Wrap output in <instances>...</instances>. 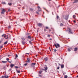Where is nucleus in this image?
Returning a JSON list of instances; mask_svg holds the SVG:
<instances>
[{
    "instance_id": "obj_1",
    "label": "nucleus",
    "mask_w": 78,
    "mask_h": 78,
    "mask_svg": "<svg viewBox=\"0 0 78 78\" xmlns=\"http://www.w3.org/2000/svg\"><path fill=\"white\" fill-rule=\"evenodd\" d=\"M66 31H68V34H73V32L72 31V29L70 28H68V30H66Z\"/></svg>"
},
{
    "instance_id": "obj_2",
    "label": "nucleus",
    "mask_w": 78,
    "mask_h": 78,
    "mask_svg": "<svg viewBox=\"0 0 78 78\" xmlns=\"http://www.w3.org/2000/svg\"><path fill=\"white\" fill-rule=\"evenodd\" d=\"M54 45L55 46V47H56V48H59V47H60V45H59V44H55Z\"/></svg>"
},
{
    "instance_id": "obj_3",
    "label": "nucleus",
    "mask_w": 78,
    "mask_h": 78,
    "mask_svg": "<svg viewBox=\"0 0 78 78\" xmlns=\"http://www.w3.org/2000/svg\"><path fill=\"white\" fill-rule=\"evenodd\" d=\"M44 69H42L41 70H42L43 71H45V72H47V70L48 69V68L47 67H44Z\"/></svg>"
},
{
    "instance_id": "obj_4",
    "label": "nucleus",
    "mask_w": 78,
    "mask_h": 78,
    "mask_svg": "<svg viewBox=\"0 0 78 78\" xmlns=\"http://www.w3.org/2000/svg\"><path fill=\"white\" fill-rule=\"evenodd\" d=\"M31 66V67H34L35 65H36V63H32L30 64Z\"/></svg>"
},
{
    "instance_id": "obj_5",
    "label": "nucleus",
    "mask_w": 78,
    "mask_h": 78,
    "mask_svg": "<svg viewBox=\"0 0 78 78\" xmlns=\"http://www.w3.org/2000/svg\"><path fill=\"white\" fill-rule=\"evenodd\" d=\"M2 12H1V14H4V13L6 11H5V9H3L2 10Z\"/></svg>"
},
{
    "instance_id": "obj_6",
    "label": "nucleus",
    "mask_w": 78,
    "mask_h": 78,
    "mask_svg": "<svg viewBox=\"0 0 78 78\" xmlns=\"http://www.w3.org/2000/svg\"><path fill=\"white\" fill-rule=\"evenodd\" d=\"M43 25V24L42 23H38V27H42Z\"/></svg>"
},
{
    "instance_id": "obj_7",
    "label": "nucleus",
    "mask_w": 78,
    "mask_h": 78,
    "mask_svg": "<svg viewBox=\"0 0 78 78\" xmlns=\"http://www.w3.org/2000/svg\"><path fill=\"white\" fill-rule=\"evenodd\" d=\"M9 58H7L6 59V60H7V61H8V62H9V63H11V62H12L11 61H9Z\"/></svg>"
},
{
    "instance_id": "obj_8",
    "label": "nucleus",
    "mask_w": 78,
    "mask_h": 78,
    "mask_svg": "<svg viewBox=\"0 0 78 78\" xmlns=\"http://www.w3.org/2000/svg\"><path fill=\"white\" fill-rule=\"evenodd\" d=\"M38 11L39 12L41 11V9L40 8V6H38Z\"/></svg>"
},
{
    "instance_id": "obj_9",
    "label": "nucleus",
    "mask_w": 78,
    "mask_h": 78,
    "mask_svg": "<svg viewBox=\"0 0 78 78\" xmlns=\"http://www.w3.org/2000/svg\"><path fill=\"white\" fill-rule=\"evenodd\" d=\"M16 70L17 73H20V71L18 70L17 69H16Z\"/></svg>"
},
{
    "instance_id": "obj_10",
    "label": "nucleus",
    "mask_w": 78,
    "mask_h": 78,
    "mask_svg": "<svg viewBox=\"0 0 78 78\" xmlns=\"http://www.w3.org/2000/svg\"><path fill=\"white\" fill-rule=\"evenodd\" d=\"M45 61H48V58L47 57H46V58H45L44 59Z\"/></svg>"
},
{
    "instance_id": "obj_11",
    "label": "nucleus",
    "mask_w": 78,
    "mask_h": 78,
    "mask_svg": "<svg viewBox=\"0 0 78 78\" xmlns=\"http://www.w3.org/2000/svg\"><path fill=\"white\" fill-rule=\"evenodd\" d=\"M14 64H11L10 65V67L11 68H12V67H14Z\"/></svg>"
},
{
    "instance_id": "obj_12",
    "label": "nucleus",
    "mask_w": 78,
    "mask_h": 78,
    "mask_svg": "<svg viewBox=\"0 0 78 78\" xmlns=\"http://www.w3.org/2000/svg\"><path fill=\"white\" fill-rule=\"evenodd\" d=\"M78 50V48H74V51H76Z\"/></svg>"
},
{
    "instance_id": "obj_13",
    "label": "nucleus",
    "mask_w": 78,
    "mask_h": 78,
    "mask_svg": "<svg viewBox=\"0 0 78 78\" xmlns=\"http://www.w3.org/2000/svg\"><path fill=\"white\" fill-rule=\"evenodd\" d=\"M2 63H3L4 64L5 63H6V62H8L2 61Z\"/></svg>"
},
{
    "instance_id": "obj_14",
    "label": "nucleus",
    "mask_w": 78,
    "mask_h": 78,
    "mask_svg": "<svg viewBox=\"0 0 78 78\" xmlns=\"http://www.w3.org/2000/svg\"><path fill=\"white\" fill-rule=\"evenodd\" d=\"M21 39L23 40V41H25V38L23 37H21Z\"/></svg>"
},
{
    "instance_id": "obj_15",
    "label": "nucleus",
    "mask_w": 78,
    "mask_h": 78,
    "mask_svg": "<svg viewBox=\"0 0 78 78\" xmlns=\"http://www.w3.org/2000/svg\"><path fill=\"white\" fill-rule=\"evenodd\" d=\"M64 66L63 65H62L61 66V67L62 69H63L64 68Z\"/></svg>"
},
{
    "instance_id": "obj_16",
    "label": "nucleus",
    "mask_w": 78,
    "mask_h": 78,
    "mask_svg": "<svg viewBox=\"0 0 78 78\" xmlns=\"http://www.w3.org/2000/svg\"><path fill=\"white\" fill-rule=\"evenodd\" d=\"M5 78H9V76H8L7 75H6L5 74Z\"/></svg>"
},
{
    "instance_id": "obj_17",
    "label": "nucleus",
    "mask_w": 78,
    "mask_h": 78,
    "mask_svg": "<svg viewBox=\"0 0 78 78\" xmlns=\"http://www.w3.org/2000/svg\"><path fill=\"white\" fill-rule=\"evenodd\" d=\"M27 38H28V39H31V37L30 36H28L27 37Z\"/></svg>"
},
{
    "instance_id": "obj_18",
    "label": "nucleus",
    "mask_w": 78,
    "mask_h": 78,
    "mask_svg": "<svg viewBox=\"0 0 78 78\" xmlns=\"http://www.w3.org/2000/svg\"><path fill=\"white\" fill-rule=\"evenodd\" d=\"M21 42H22V44L23 45H24L25 44V42L23 41H22Z\"/></svg>"
},
{
    "instance_id": "obj_19",
    "label": "nucleus",
    "mask_w": 78,
    "mask_h": 78,
    "mask_svg": "<svg viewBox=\"0 0 78 78\" xmlns=\"http://www.w3.org/2000/svg\"><path fill=\"white\" fill-rule=\"evenodd\" d=\"M30 62L31 61L30 60V59H29V60L26 61V62H27L28 63H29V62Z\"/></svg>"
},
{
    "instance_id": "obj_20",
    "label": "nucleus",
    "mask_w": 78,
    "mask_h": 78,
    "mask_svg": "<svg viewBox=\"0 0 78 78\" xmlns=\"http://www.w3.org/2000/svg\"><path fill=\"white\" fill-rule=\"evenodd\" d=\"M78 0H75L74 2H73V3H77L78 2Z\"/></svg>"
},
{
    "instance_id": "obj_21",
    "label": "nucleus",
    "mask_w": 78,
    "mask_h": 78,
    "mask_svg": "<svg viewBox=\"0 0 78 78\" xmlns=\"http://www.w3.org/2000/svg\"><path fill=\"white\" fill-rule=\"evenodd\" d=\"M8 5H9V6H11V5H12V3H9Z\"/></svg>"
},
{
    "instance_id": "obj_22",
    "label": "nucleus",
    "mask_w": 78,
    "mask_h": 78,
    "mask_svg": "<svg viewBox=\"0 0 78 78\" xmlns=\"http://www.w3.org/2000/svg\"><path fill=\"white\" fill-rule=\"evenodd\" d=\"M45 29L46 30H49V27H45Z\"/></svg>"
},
{
    "instance_id": "obj_23",
    "label": "nucleus",
    "mask_w": 78,
    "mask_h": 78,
    "mask_svg": "<svg viewBox=\"0 0 78 78\" xmlns=\"http://www.w3.org/2000/svg\"><path fill=\"white\" fill-rule=\"evenodd\" d=\"M8 43V42L7 41H6L5 42H4V44L5 45H6Z\"/></svg>"
},
{
    "instance_id": "obj_24",
    "label": "nucleus",
    "mask_w": 78,
    "mask_h": 78,
    "mask_svg": "<svg viewBox=\"0 0 78 78\" xmlns=\"http://www.w3.org/2000/svg\"><path fill=\"white\" fill-rule=\"evenodd\" d=\"M42 73V71H40L39 72V73H40V74H41V73Z\"/></svg>"
},
{
    "instance_id": "obj_25",
    "label": "nucleus",
    "mask_w": 78,
    "mask_h": 78,
    "mask_svg": "<svg viewBox=\"0 0 78 78\" xmlns=\"http://www.w3.org/2000/svg\"><path fill=\"white\" fill-rule=\"evenodd\" d=\"M30 11H33V9L30 8Z\"/></svg>"
},
{
    "instance_id": "obj_26",
    "label": "nucleus",
    "mask_w": 78,
    "mask_h": 78,
    "mask_svg": "<svg viewBox=\"0 0 78 78\" xmlns=\"http://www.w3.org/2000/svg\"><path fill=\"white\" fill-rule=\"evenodd\" d=\"M2 4H3V5H5L6 4V3H5V2H2Z\"/></svg>"
},
{
    "instance_id": "obj_27",
    "label": "nucleus",
    "mask_w": 78,
    "mask_h": 78,
    "mask_svg": "<svg viewBox=\"0 0 78 78\" xmlns=\"http://www.w3.org/2000/svg\"><path fill=\"white\" fill-rule=\"evenodd\" d=\"M63 24L62 23H60V27H62V26H63Z\"/></svg>"
},
{
    "instance_id": "obj_28",
    "label": "nucleus",
    "mask_w": 78,
    "mask_h": 78,
    "mask_svg": "<svg viewBox=\"0 0 78 78\" xmlns=\"http://www.w3.org/2000/svg\"><path fill=\"white\" fill-rule=\"evenodd\" d=\"M15 68H16V69H18V68H19V67L15 66Z\"/></svg>"
},
{
    "instance_id": "obj_29",
    "label": "nucleus",
    "mask_w": 78,
    "mask_h": 78,
    "mask_svg": "<svg viewBox=\"0 0 78 78\" xmlns=\"http://www.w3.org/2000/svg\"><path fill=\"white\" fill-rule=\"evenodd\" d=\"M26 35H27V36H29V35H30V33H27Z\"/></svg>"
},
{
    "instance_id": "obj_30",
    "label": "nucleus",
    "mask_w": 78,
    "mask_h": 78,
    "mask_svg": "<svg viewBox=\"0 0 78 78\" xmlns=\"http://www.w3.org/2000/svg\"><path fill=\"white\" fill-rule=\"evenodd\" d=\"M48 37H50V35L49 34L48 35Z\"/></svg>"
},
{
    "instance_id": "obj_31",
    "label": "nucleus",
    "mask_w": 78,
    "mask_h": 78,
    "mask_svg": "<svg viewBox=\"0 0 78 78\" xmlns=\"http://www.w3.org/2000/svg\"><path fill=\"white\" fill-rule=\"evenodd\" d=\"M27 64H28L27 63H26L23 66H26L27 65Z\"/></svg>"
},
{
    "instance_id": "obj_32",
    "label": "nucleus",
    "mask_w": 78,
    "mask_h": 78,
    "mask_svg": "<svg viewBox=\"0 0 78 78\" xmlns=\"http://www.w3.org/2000/svg\"><path fill=\"white\" fill-rule=\"evenodd\" d=\"M65 78H67V75H66L65 77H64Z\"/></svg>"
},
{
    "instance_id": "obj_33",
    "label": "nucleus",
    "mask_w": 78,
    "mask_h": 78,
    "mask_svg": "<svg viewBox=\"0 0 78 78\" xmlns=\"http://www.w3.org/2000/svg\"><path fill=\"white\" fill-rule=\"evenodd\" d=\"M2 48H3V46H0V49H2Z\"/></svg>"
},
{
    "instance_id": "obj_34",
    "label": "nucleus",
    "mask_w": 78,
    "mask_h": 78,
    "mask_svg": "<svg viewBox=\"0 0 78 78\" xmlns=\"http://www.w3.org/2000/svg\"><path fill=\"white\" fill-rule=\"evenodd\" d=\"M73 18L74 19H75V17H76V16L75 15H73Z\"/></svg>"
},
{
    "instance_id": "obj_35",
    "label": "nucleus",
    "mask_w": 78,
    "mask_h": 78,
    "mask_svg": "<svg viewBox=\"0 0 78 78\" xmlns=\"http://www.w3.org/2000/svg\"><path fill=\"white\" fill-rule=\"evenodd\" d=\"M29 43L30 44H32V43H31V41H29Z\"/></svg>"
},
{
    "instance_id": "obj_36",
    "label": "nucleus",
    "mask_w": 78,
    "mask_h": 78,
    "mask_svg": "<svg viewBox=\"0 0 78 78\" xmlns=\"http://www.w3.org/2000/svg\"><path fill=\"white\" fill-rule=\"evenodd\" d=\"M58 69H59V67H58L57 68V70H58Z\"/></svg>"
},
{
    "instance_id": "obj_37",
    "label": "nucleus",
    "mask_w": 78,
    "mask_h": 78,
    "mask_svg": "<svg viewBox=\"0 0 78 78\" xmlns=\"http://www.w3.org/2000/svg\"><path fill=\"white\" fill-rule=\"evenodd\" d=\"M5 78V76H2V78Z\"/></svg>"
},
{
    "instance_id": "obj_38",
    "label": "nucleus",
    "mask_w": 78,
    "mask_h": 78,
    "mask_svg": "<svg viewBox=\"0 0 78 78\" xmlns=\"http://www.w3.org/2000/svg\"><path fill=\"white\" fill-rule=\"evenodd\" d=\"M16 58H17L18 57V55H17L16 54Z\"/></svg>"
},
{
    "instance_id": "obj_39",
    "label": "nucleus",
    "mask_w": 78,
    "mask_h": 78,
    "mask_svg": "<svg viewBox=\"0 0 78 78\" xmlns=\"http://www.w3.org/2000/svg\"><path fill=\"white\" fill-rule=\"evenodd\" d=\"M57 19H59V16H57Z\"/></svg>"
},
{
    "instance_id": "obj_40",
    "label": "nucleus",
    "mask_w": 78,
    "mask_h": 78,
    "mask_svg": "<svg viewBox=\"0 0 78 78\" xmlns=\"http://www.w3.org/2000/svg\"><path fill=\"white\" fill-rule=\"evenodd\" d=\"M56 51H57V50H56V49H54V51L56 52Z\"/></svg>"
},
{
    "instance_id": "obj_41",
    "label": "nucleus",
    "mask_w": 78,
    "mask_h": 78,
    "mask_svg": "<svg viewBox=\"0 0 78 78\" xmlns=\"http://www.w3.org/2000/svg\"><path fill=\"white\" fill-rule=\"evenodd\" d=\"M68 50L69 51H70V48H69Z\"/></svg>"
},
{
    "instance_id": "obj_42",
    "label": "nucleus",
    "mask_w": 78,
    "mask_h": 78,
    "mask_svg": "<svg viewBox=\"0 0 78 78\" xmlns=\"http://www.w3.org/2000/svg\"><path fill=\"white\" fill-rule=\"evenodd\" d=\"M19 66H20V67H21V64H20V63H19Z\"/></svg>"
},
{
    "instance_id": "obj_43",
    "label": "nucleus",
    "mask_w": 78,
    "mask_h": 78,
    "mask_svg": "<svg viewBox=\"0 0 78 78\" xmlns=\"http://www.w3.org/2000/svg\"><path fill=\"white\" fill-rule=\"evenodd\" d=\"M36 12L37 14H39V12Z\"/></svg>"
},
{
    "instance_id": "obj_44",
    "label": "nucleus",
    "mask_w": 78,
    "mask_h": 78,
    "mask_svg": "<svg viewBox=\"0 0 78 78\" xmlns=\"http://www.w3.org/2000/svg\"><path fill=\"white\" fill-rule=\"evenodd\" d=\"M46 30H47V29H44V32H45V31H46Z\"/></svg>"
},
{
    "instance_id": "obj_45",
    "label": "nucleus",
    "mask_w": 78,
    "mask_h": 78,
    "mask_svg": "<svg viewBox=\"0 0 78 78\" xmlns=\"http://www.w3.org/2000/svg\"><path fill=\"white\" fill-rule=\"evenodd\" d=\"M29 60H30V59H29V58H27V61H29Z\"/></svg>"
},
{
    "instance_id": "obj_46",
    "label": "nucleus",
    "mask_w": 78,
    "mask_h": 78,
    "mask_svg": "<svg viewBox=\"0 0 78 78\" xmlns=\"http://www.w3.org/2000/svg\"><path fill=\"white\" fill-rule=\"evenodd\" d=\"M39 76H40V77H41L42 76V75H39Z\"/></svg>"
},
{
    "instance_id": "obj_47",
    "label": "nucleus",
    "mask_w": 78,
    "mask_h": 78,
    "mask_svg": "<svg viewBox=\"0 0 78 78\" xmlns=\"http://www.w3.org/2000/svg\"><path fill=\"white\" fill-rule=\"evenodd\" d=\"M74 23H76V21H73Z\"/></svg>"
},
{
    "instance_id": "obj_48",
    "label": "nucleus",
    "mask_w": 78,
    "mask_h": 78,
    "mask_svg": "<svg viewBox=\"0 0 78 78\" xmlns=\"http://www.w3.org/2000/svg\"><path fill=\"white\" fill-rule=\"evenodd\" d=\"M4 36V34H3L2 35V37H3Z\"/></svg>"
},
{
    "instance_id": "obj_49",
    "label": "nucleus",
    "mask_w": 78,
    "mask_h": 78,
    "mask_svg": "<svg viewBox=\"0 0 78 78\" xmlns=\"http://www.w3.org/2000/svg\"><path fill=\"white\" fill-rule=\"evenodd\" d=\"M10 10H11L10 9H8V11H10Z\"/></svg>"
},
{
    "instance_id": "obj_50",
    "label": "nucleus",
    "mask_w": 78,
    "mask_h": 78,
    "mask_svg": "<svg viewBox=\"0 0 78 78\" xmlns=\"http://www.w3.org/2000/svg\"><path fill=\"white\" fill-rule=\"evenodd\" d=\"M65 19H66V20H67L68 19V18H67V19H66V18H65Z\"/></svg>"
},
{
    "instance_id": "obj_51",
    "label": "nucleus",
    "mask_w": 78,
    "mask_h": 78,
    "mask_svg": "<svg viewBox=\"0 0 78 78\" xmlns=\"http://www.w3.org/2000/svg\"><path fill=\"white\" fill-rule=\"evenodd\" d=\"M8 37H7L5 38L6 39H8Z\"/></svg>"
},
{
    "instance_id": "obj_52",
    "label": "nucleus",
    "mask_w": 78,
    "mask_h": 78,
    "mask_svg": "<svg viewBox=\"0 0 78 78\" xmlns=\"http://www.w3.org/2000/svg\"><path fill=\"white\" fill-rule=\"evenodd\" d=\"M59 66H61V65L59 63L58 64Z\"/></svg>"
},
{
    "instance_id": "obj_53",
    "label": "nucleus",
    "mask_w": 78,
    "mask_h": 78,
    "mask_svg": "<svg viewBox=\"0 0 78 78\" xmlns=\"http://www.w3.org/2000/svg\"><path fill=\"white\" fill-rule=\"evenodd\" d=\"M27 54V55H29L30 54L28 53H26Z\"/></svg>"
},
{
    "instance_id": "obj_54",
    "label": "nucleus",
    "mask_w": 78,
    "mask_h": 78,
    "mask_svg": "<svg viewBox=\"0 0 78 78\" xmlns=\"http://www.w3.org/2000/svg\"><path fill=\"white\" fill-rule=\"evenodd\" d=\"M45 67H47V65H45Z\"/></svg>"
},
{
    "instance_id": "obj_55",
    "label": "nucleus",
    "mask_w": 78,
    "mask_h": 78,
    "mask_svg": "<svg viewBox=\"0 0 78 78\" xmlns=\"http://www.w3.org/2000/svg\"><path fill=\"white\" fill-rule=\"evenodd\" d=\"M50 40H52V39L51 38H50Z\"/></svg>"
},
{
    "instance_id": "obj_56",
    "label": "nucleus",
    "mask_w": 78,
    "mask_h": 78,
    "mask_svg": "<svg viewBox=\"0 0 78 78\" xmlns=\"http://www.w3.org/2000/svg\"><path fill=\"white\" fill-rule=\"evenodd\" d=\"M50 31H51V30H49V32H50Z\"/></svg>"
},
{
    "instance_id": "obj_57",
    "label": "nucleus",
    "mask_w": 78,
    "mask_h": 78,
    "mask_svg": "<svg viewBox=\"0 0 78 78\" xmlns=\"http://www.w3.org/2000/svg\"><path fill=\"white\" fill-rule=\"evenodd\" d=\"M8 57H9V56H10V55H8Z\"/></svg>"
},
{
    "instance_id": "obj_58",
    "label": "nucleus",
    "mask_w": 78,
    "mask_h": 78,
    "mask_svg": "<svg viewBox=\"0 0 78 78\" xmlns=\"http://www.w3.org/2000/svg\"><path fill=\"white\" fill-rule=\"evenodd\" d=\"M4 37H5V38L6 37V36H4Z\"/></svg>"
},
{
    "instance_id": "obj_59",
    "label": "nucleus",
    "mask_w": 78,
    "mask_h": 78,
    "mask_svg": "<svg viewBox=\"0 0 78 78\" xmlns=\"http://www.w3.org/2000/svg\"><path fill=\"white\" fill-rule=\"evenodd\" d=\"M76 77H77V78H78V75H77V76H76Z\"/></svg>"
},
{
    "instance_id": "obj_60",
    "label": "nucleus",
    "mask_w": 78,
    "mask_h": 78,
    "mask_svg": "<svg viewBox=\"0 0 78 78\" xmlns=\"http://www.w3.org/2000/svg\"><path fill=\"white\" fill-rule=\"evenodd\" d=\"M48 1H49L50 2V1H51V0H48Z\"/></svg>"
},
{
    "instance_id": "obj_61",
    "label": "nucleus",
    "mask_w": 78,
    "mask_h": 78,
    "mask_svg": "<svg viewBox=\"0 0 78 78\" xmlns=\"http://www.w3.org/2000/svg\"><path fill=\"white\" fill-rule=\"evenodd\" d=\"M1 42H2V41H0V44L1 43Z\"/></svg>"
},
{
    "instance_id": "obj_62",
    "label": "nucleus",
    "mask_w": 78,
    "mask_h": 78,
    "mask_svg": "<svg viewBox=\"0 0 78 78\" xmlns=\"http://www.w3.org/2000/svg\"><path fill=\"white\" fill-rule=\"evenodd\" d=\"M31 41H33V40H32Z\"/></svg>"
},
{
    "instance_id": "obj_63",
    "label": "nucleus",
    "mask_w": 78,
    "mask_h": 78,
    "mask_svg": "<svg viewBox=\"0 0 78 78\" xmlns=\"http://www.w3.org/2000/svg\"><path fill=\"white\" fill-rule=\"evenodd\" d=\"M59 50V49H57V50Z\"/></svg>"
},
{
    "instance_id": "obj_64",
    "label": "nucleus",
    "mask_w": 78,
    "mask_h": 78,
    "mask_svg": "<svg viewBox=\"0 0 78 78\" xmlns=\"http://www.w3.org/2000/svg\"><path fill=\"white\" fill-rule=\"evenodd\" d=\"M10 71H11V69H10Z\"/></svg>"
}]
</instances>
